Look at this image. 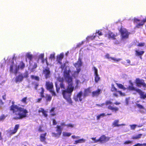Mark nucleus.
Wrapping results in <instances>:
<instances>
[{
	"label": "nucleus",
	"instance_id": "obj_1",
	"mask_svg": "<svg viewBox=\"0 0 146 146\" xmlns=\"http://www.w3.org/2000/svg\"><path fill=\"white\" fill-rule=\"evenodd\" d=\"M73 85H68L66 90L62 91V94L63 98L70 104H72L73 102L71 98L72 93L74 90Z\"/></svg>",
	"mask_w": 146,
	"mask_h": 146
},
{
	"label": "nucleus",
	"instance_id": "obj_2",
	"mask_svg": "<svg viewBox=\"0 0 146 146\" xmlns=\"http://www.w3.org/2000/svg\"><path fill=\"white\" fill-rule=\"evenodd\" d=\"M10 110L12 111L13 113H16L17 111H19L18 113L19 117H15L14 119H22L26 117L28 111L25 109L18 107L17 105H12L10 107Z\"/></svg>",
	"mask_w": 146,
	"mask_h": 146
},
{
	"label": "nucleus",
	"instance_id": "obj_3",
	"mask_svg": "<svg viewBox=\"0 0 146 146\" xmlns=\"http://www.w3.org/2000/svg\"><path fill=\"white\" fill-rule=\"evenodd\" d=\"M66 125L64 122H63L61 123L60 125H57L56 127V131L57 133L52 132L51 133L52 136L56 138H59L62 134L63 127L66 126Z\"/></svg>",
	"mask_w": 146,
	"mask_h": 146
},
{
	"label": "nucleus",
	"instance_id": "obj_4",
	"mask_svg": "<svg viewBox=\"0 0 146 146\" xmlns=\"http://www.w3.org/2000/svg\"><path fill=\"white\" fill-rule=\"evenodd\" d=\"M119 31L120 33V38L121 40H124L129 38L131 33L126 28L121 26Z\"/></svg>",
	"mask_w": 146,
	"mask_h": 146
},
{
	"label": "nucleus",
	"instance_id": "obj_5",
	"mask_svg": "<svg viewBox=\"0 0 146 146\" xmlns=\"http://www.w3.org/2000/svg\"><path fill=\"white\" fill-rule=\"evenodd\" d=\"M70 70H64V72L63 75L68 85H73L72 78L70 76Z\"/></svg>",
	"mask_w": 146,
	"mask_h": 146
},
{
	"label": "nucleus",
	"instance_id": "obj_6",
	"mask_svg": "<svg viewBox=\"0 0 146 146\" xmlns=\"http://www.w3.org/2000/svg\"><path fill=\"white\" fill-rule=\"evenodd\" d=\"M111 91L113 92L112 94L114 97H117L118 94H119L121 96H125V93H122L121 91L117 90V89L115 87L113 84L111 85Z\"/></svg>",
	"mask_w": 146,
	"mask_h": 146
},
{
	"label": "nucleus",
	"instance_id": "obj_7",
	"mask_svg": "<svg viewBox=\"0 0 146 146\" xmlns=\"http://www.w3.org/2000/svg\"><path fill=\"white\" fill-rule=\"evenodd\" d=\"M110 139V137H106L104 135H102L98 139H96V138H92V143H96L98 142H100L101 143L106 142L109 141Z\"/></svg>",
	"mask_w": 146,
	"mask_h": 146
},
{
	"label": "nucleus",
	"instance_id": "obj_8",
	"mask_svg": "<svg viewBox=\"0 0 146 146\" xmlns=\"http://www.w3.org/2000/svg\"><path fill=\"white\" fill-rule=\"evenodd\" d=\"M45 86L46 89L51 93L52 96H55L56 94L54 91L53 83L49 81H46Z\"/></svg>",
	"mask_w": 146,
	"mask_h": 146
},
{
	"label": "nucleus",
	"instance_id": "obj_9",
	"mask_svg": "<svg viewBox=\"0 0 146 146\" xmlns=\"http://www.w3.org/2000/svg\"><path fill=\"white\" fill-rule=\"evenodd\" d=\"M28 77V73L27 71H26L24 73L23 75L22 74H20L16 76L15 78V82L16 83L22 82L24 78H27Z\"/></svg>",
	"mask_w": 146,
	"mask_h": 146
},
{
	"label": "nucleus",
	"instance_id": "obj_10",
	"mask_svg": "<svg viewBox=\"0 0 146 146\" xmlns=\"http://www.w3.org/2000/svg\"><path fill=\"white\" fill-rule=\"evenodd\" d=\"M136 83L137 86L139 87H141L142 86L143 87L146 88V84L143 79H140L139 78H137L136 79Z\"/></svg>",
	"mask_w": 146,
	"mask_h": 146
},
{
	"label": "nucleus",
	"instance_id": "obj_11",
	"mask_svg": "<svg viewBox=\"0 0 146 146\" xmlns=\"http://www.w3.org/2000/svg\"><path fill=\"white\" fill-rule=\"evenodd\" d=\"M83 94L82 91H80L77 94L76 96H74L73 99L76 102L78 101L79 100L81 101L82 100Z\"/></svg>",
	"mask_w": 146,
	"mask_h": 146
},
{
	"label": "nucleus",
	"instance_id": "obj_12",
	"mask_svg": "<svg viewBox=\"0 0 146 146\" xmlns=\"http://www.w3.org/2000/svg\"><path fill=\"white\" fill-rule=\"evenodd\" d=\"M117 36V34L115 35L111 32H109L105 35V37H107L108 39H111L113 40L116 39L115 37Z\"/></svg>",
	"mask_w": 146,
	"mask_h": 146
},
{
	"label": "nucleus",
	"instance_id": "obj_13",
	"mask_svg": "<svg viewBox=\"0 0 146 146\" xmlns=\"http://www.w3.org/2000/svg\"><path fill=\"white\" fill-rule=\"evenodd\" d=\"M43 73L44 75L45 78L47 79L50 77L51 73L49 68L47 67L44 69L43 70Z\"/></svg>",
	"mask_w": 146,
	"mask_h": 146
},
{
	"label": "nucleus",
	"instance_id": "obj_14",
	"mask_svg": "<svg viewBox=\"0 0 146 146\" xmlns=\"http://www.w3.org/2000/svg\"><path fill=\"white\" fill-rule=\"evenodd\" d=\"M137 92L139 93L140 99H144L146 98V93H145L144 92L139 89L137 90Z\"/></svg>",
	"mask_w": 146,
	"mask_h": 146
},
{
	"label": "nucleus",
	"instance_id": "obj_15",
	"mask_svg": "<svg viewBox=\"0 0 146 146\" xmlns=\"http://www.w3.org/2000/svg\"><path fill=\"white\" fill-rule=\"evenodd\" d=\"M91 93V90L90 88H88L84 90L83 94V98H85L86 96H88Z\"/></svg>",
	"mask_w": 146,
	"mask_h": 146
},
{
	"label": "nucleus",
	"instance_id": "obj_16",
	"mask_svg": "<svg viewBox=\"0 0 146 146\" xmlns=\"http://www.w3.org/2000/svg\"><path fill=\"white\" fill-rule=\"evenodd\" d=\"M64 57V55L63 54L61 53L59 55H58L56 56V60L60 64H62L61 61Z\"/></svg>",
	"mask_w": 146,
	"mask_h": 146
},
{
	"label": "nucleus",
	"instance_id": "obj_17",
	"mask_svg": "<svg viewBox=\"0 0 146 146\" xmlns=\"http://www.w3.org/2000/svg\"><path fill=\"white\" fill-rule=\"evenodd\" d=\"M19 127V125L17 124L15 125L14 129L11 131L10 134L13 135L17 131Z\"/></svg>",
	"mask_w": 146,
	"mask_h": 146
},
{
	"label": "nucleus",
	"instance_id": "obj_18",
	"mask_svg": "<svg viewBox=\"0 0 146 146\" xmlns=\"http://www.w3.org/2000/svg\"><path fill=\"white\" fill-rule=\"evenodd\" d=\"M47 133H45L40 134V139L42 142H44L46 139V135Z\"/></svg>",
	"mask_w": 146,
	"mask_h": 146
},
{
	"label": "nucleus",
	"instance_id": "obj_19",
	"mask_svg": "<svg viewBox=\"0 0 146 146\" xmlns=\"http://www.w3.org/2000/svg\"><path fill=\"white\" fill-rule=\"evenodd\" d=\"M101 90L100 89H98L97 90L92 92L93 96H98L101 93Z\"/></svg>",
	"mask_w": 146,
	"mask_h": 146
},
{
	"label": "nucleus",
	"instance_id": "obj_20",
	"mask_svg": "<svg viewBox=\"0 0 146 146\" xmlns=\"http://www.w3.org/2000/svg\"><path fill=\"white\" fill-rule=\"evenodd\" d=\"M82 59L79 57L78 61L74 64V65L75 67H80L82 66Z\"/></svg>",
	"mask_w": 146,
	"mask_h": 146
},
{
	"label": "nucleus",
	"instance_id": "obj_21",
	"mask_svg": "<svg viewBox=\"0 0 146 146\" xmlns=\"http://www.w3.org/2000/svg\"><path fill=\"white\" fill-rule=\"evenodd\" d=\"M131 85L129 86L127 88V89L129 90L132 91H135L137 92V90H138L139 89H136L134 86L133 84V83H131Z\"/></svg>",
	"mask_w": 146,
	"mask_h": 146
},
{
	"label": "nucleus",
	"instance_id": "obj_22",
	"mask_svg": "<svg viewBox=\"0 0 146 146\" xmlns=\"http://www.w3.org/2000/svg\"><path fill=\"white\" fill-rule=\"evenodd\" d=\"M97 34L99 36H101L103 35L102 32L101 31H98L96 33H94L93 34V35L92 36V39H95L96 37H98V36L97 35Z\"/></svg>",
	"mask_w": 146,
	"mask_h": 146
},
{
	"label": "nucleus",
	"instance_id": "obj_23",
	"mask_svg": "<svg viewBox=\"0 0 146 146\" xmlns=\"http://www.w3.org/2000/svg\"><path fill=\"white\" fill-rule=\"evenodd\" d=\"M55 108L53 107L50 110L49 113H50V116H54L56 115V114L55 112Z\"/></svg>",
	"mask_w": 146,
	"mask_h": 146
},
{
	"label": "nucleus",
	"instance_id": "obj_24",
	"mask_svg": "<svg viewBox=\"0 0 146 146\" xmlns=\"http://www.w3.org/2000/svg\"><path fill=\"white\" fill-rule=\"evenodd\" d=\"M144 52L143 51H139L138 50H135V54L136 56L141 57L143 54Z\"/></svg>",
	"mask_w": 146,
	"mask_h": 146
},
{
	"label": "nucleus",
	"instance_id": "obj_25",
	"mask_svg": "<svg viewBox=\"0 0 146 146\" xmlns=\"http://www.w3.org/2000/svg\"><path fill=\"white\" fill-rule=\"evenodd\" d=\"M146 22V18L144 19L143 20L140 22V23H139L136 25V27L139 28L141 26H142L144 24V23Z\"/></svg>",
	"mask_w": 146,
	"mask_h": 146
},
{
	"label": "nucleus",
	"instance_id": "obj_26",
	"mask_svg": "<svg viewBox=\"0 0 146 146\" xmlns=\"http://www.w3.org/2000/svg\"><path fill=\"white\" fill-rule=\"evenodd\" d=\"M108 108L112 111H114L115 112H116L118 110V109L117 107H113L111 106H108Z\"/></svg>",
	"mask_w": 146,
	"mask_h": 146
},
{
	"label": "nucleus",
	"instance_id": "obj_27",
	"mask_svg": "<svg viewBox=\"0 0 146 146\" xmlns=\"http://www.w3.org/2000/svg\"><path fill=\"white\" fill-rule=\"evenodd\" d=\"M118 120H116L113 123V127L115 126H119L121 125H125V124H118Z\"/></svg>",
	"mask_w": 146,
	"mask_h": 146
},
{
	"label": "nucleus",
	"instance_id": "obj_28",
	"mask_svg": "<svg viewBox=\"0 0 146 146\" xmlns=\"http://www.w3.org/2000/svg\"><path fill=\"white\" fill-rule=\"evenodd\" d=\"M40 89L41 90V91L40 92V96L42 98H44L45 97L44 96V90L43 88L41 87L40 88Z\"/></svg>",
	"mask_w": 146,
	"mask_h": 146
},
{
	"label": "nucleus",
	"instance_id": "obj_29",
	"mask_svg": "<svg viewBox=\"0 0 146 146\" xmlns=\"http://www.w3.org/2000/svg\"><path fill=\"white\" fill-rule=\"evenodd\" d=\"M25 65L23 61H21L20 64V65L18 66V67L20 69H23L25 67Z\"/></svg>",
	"mask_w": 146,
	"mask_h": 146
},
{
	"label": "nucleus",
	"instance_id": "obj_30",
	"mask_svg": "<svg viewBox=\"0 0 146 146\" xmlns=\"http://www.w3.org/2000/svg\"><path fill=\"white\" fill-rule=\"evenodd\" d=\"M45 97L47 102H50L51 101L52 97L50 94H46V96Z\"/></svg>",
	"mask_w": 146,
	"mask_h": 146
},
{
	"label": "nucleus",
	"instance_id": "obj_31",
	"mask_svg": "<svg viewBox=\"0 0 146 146\" xmlns=\"http://www.w3.org/2000/svg\"><path fill=\"white\" fill-rule=\"evenodd\" d=\"M94 80L96 83H98L100 80V78L98 74L94 75Z\"/></svg>",
	"mask_w": 146,
	"mask_h": 146
},
{
	"label": "nucleus",
	"instance_id": "obj_32",
	"mask_svg": "<svg viewBox=\"0 0 146 146\" xmlns=\"http://www.w3.org/2000/svg\"><path fill=\"white\" fill-rule=\"evenodd\" d=\"M85 141V140L84 139H80L79 140L75 141L74 143V144H77L78 143H81L84 142Z\"/></svg>",
	"mask_w": 146,
	"mask_h": 146
},
{
	"label": "nucleus",
	"instance_id": "obj_33",
	"mask_svg": "<svg viewBox=\"0 0 146 146\" xmlns=\"http://www.w3.org/2000/svg\"><path fill=\"white\" fill-rule=\"evenodd\" d=\"M116 84L118 86V87L121 89H123V90H125L126 88L124 87V86L121 84H118V83H116Z\"/></svg>",
	"mask_w": 146,
	"mask_h": 146
},
{
	"label": "nucleus",
	"instance_id": "obj_34",
	"mask_svg": "<svg viewBox=\"0 0 146 146\" xmlns=\"http://www.w3.org/2000/svg\"><path fill=\"white\" fill-rule=\"evenodd\" d=\"M111 115V113H108L107 114V115H106L104 113H102L98 115L97 117V119H99L101 117H103L104 116H106V115Z\"/></svg>",
	"mask_w": 146,
	"mask_h": 146
},
{
	"label": "nucleus",
	"instance_id": "obj_35",
	"mask_svg": "<svg viewBox=\"0 0 146 146\" xmlns=\"http://www.w3.org/2000/svg\"><path fill=\"white\" fill-rule=\"evenodd\" d=\"M31 77L32 79L35 80L37 81H39V78L38 76H35L33 75H31Z\"/></svg>",
	"mask_w": 146,
	"mask_h": 146
},
{
	"label": "nucleus",
	"instance_id": "obj_36",
	"mask_svg": "<svg viewBox=\"0 0 146 146\" xmlns=\"http://www.w3.org/2000/svg\"><path fill=\"white\" fill-rule=\"evenodd\" d=\"M62 134L63 135L64 137H69L71 135V133L66 132H63Z\"/></svg>",
	"mask_w": 146,
	"mask_h": 146
},
{
	"label": "nucleus",
	"instance_id": "obj_37",
	"mask_svg": "<svg viewBox=\"0 0 146 146\" xmlns=\"http://www.w3.org/2000/svg\"><path fill=\"white\" fill-rule=\"evenodd\" d=\"M32 84L34 86V88L35 90L37 89V88L39 86V84L38 82H33L32 83Z\"/></svg>",
	"mask_w": 146,
	"mask_h": 146
},
{
	"label": "nucleus",
	"instance_id": "obj_38",
	"mask_svg": "<svg viewBox=\"0 0 146 146\" xmlns=\"http://www.w3.org/2000/svg\"><path fill=\"white\" fill-rule=\"evenodd\" d=\"M142 134H139L133 136L132 137V139H137L141 138Z\"/></svg>",
	"mask_w": 146,
	"mask_h": 146
},
{
	"label": "nucleus",
	"instance_id": "obj_39",
	"mask_svg": "<svg viewBox=\"0 0 146 146\" xmlns=\"http://www.w3.org/2000/svg\"><path fill=\"white\" fill-rule=\"evenodd\" d=\"M26 56L30 61H31L33 58V56L32 54H30L29 53H27V54Z\"/></svg>",
	"mask_w": 146,
	"mask_h": 146
},
{
	"label": "nucleus",
	"instance_id": "obj_40",
	"mask_svg": "<svg viewBox=\"0 0 146 146\" xmlns=\"http://www.w3.org/2000/svg\"><path fill=\"white\" fill-rule=\"evenodd\" d=\"M55 84L56 87V92L58 93L60 90V88L58 86L57 82H55Z\"/></svg>",
	"mask_w": 146,
	"mask_h": 146
},
{
	"label": "nucleus",
	"instance_id": "obj_41",
	"mask_svg": "<svg viewBox=\"0 0 146 146\" xmlns=\"http://www.w3.org/2000/svg\"><path fill=\"white\" fill-rule=\"evenodd\" d=\"M27 97H26L23 98L21 100V101L24 104H27Z\"/></svg>",
	"mask_w": 146,
	"mask_h": 146
},
{
	"label": "nucleus",
	"instance_id": "obj_42",
	"mask_svg": "<svg viewBox=\"0 0 146 146\" xmlns=\"http://www.w3.org/2000/svg\"><path fill=\"white\" fill-rule=\"evenodd\" d=\"M112 104V102H111L110 101H107L105 103H103L101 104L102 106H103L105 104H106V105H107L109 104Z\"/></svg>",
	"mask_w": 146,
	"mask_h": 146
},
{
	"label": "nucleus",
	"instance_id": "obj_43",
	"mask_svg": "<svg viewBox=\"0 0 146 146\" xmlns=\"http://www.w3.org/2000/svg\"><path fill=\"white\" fill-rule=\"evenodd\" d=\"M136 105L137 106L139 109H145L144 107L143 106L139 104H136Z\"/></svg>",
	"mask_w": 146,
	"mask_h": 146
},
{
	"label": "nucleus",
	"instance_id": "obj_44",
	"mask_svg": "<svg viewBox=\"0 0 146 146\" xmlns=\"http://www.w3.org/2000/svg\"><path fill=\"white\" fill-rule=\"evenodd\" d=\"M93 70L94 72V75L98 74V70L95 67H93Z\"/></svg>",
	"mask_w": 146,
	"mask_h": 146
},
{
	"label": "nucleus",
	"instance_id": "obj_45",
	"mask_svg": "<svg viewBox=\"0 0 146 146\" xmlns=\"http://www.w3.org/2000/svg\"><path fill=\"white\" fill-rule=\"evenodd\" d=\"M37 67V65L36 63H35L33 66V67L31 68V72L34 71V70Z\"/></svg>",
	"mask_w": 146,
	"mask_h": 146
},
{
	"label": "nucleus",
	"instance_id": "obj_46",
	"mask_svg": "<svg viewBox=\"0 0 146 146\" xmlns=\"http://www.w3.org/2000/svg\"><path fill=\"white\" fill-rule=\"evenodd\" d=\"M13 64L14 63V61H13L12 62ZM13 65H11L10 66V72L11 73H13Z\"/></svg>",
	"mask_w": 146,
	"mask_h": 146
},
{
	"label": "nucleus",
	"instance_id": "obj_47",
	"mask_svg": "<svg viewBox=\"0 0 146 146\" xmlns=\"http://www.w3.org/2000/svg\"><path fill=\"white\" fill-rule=\"evenodd\" d=\"M19 68L18 67L16 68L14 71H13V73L15 75H16L17 73L19 70Z\"/></svg>",
	"mask_w": 146,
	"mask_h": 146
},
{
	"label": "nucleus",
	"instance_id": "obj_48",
	"mask_svg": "<svg viewBox=\"0 0 146 146\" xmlns=\"http://www.w3.org/2000/svg\"><path fill=\"white\" fill-rule=\"evenodd\" d=\"M55 53L50 54L49 57V58L51 59H55Z\"/></svg>",
	"mask_w": 146,
	"mask_h": 146
},
{
	"label": "nucleus",
	"instance_id": "obj_49",
	"mask_svg": "<svg viewBox=\"0 0 146 146\" xmlns=\"http://www.w3.org/2000/svg\"><path fill=\"white\" fill-rule=\"evenodd\" d=\"M111 59L113 60H114V61H116V62H118L121 59L120 58H118L117 59L113 57H112L111 58Z\"/></svg>",
	"mask_w": 146,
	"mask_h": 146
},
{
	"label": "nucleus",
	"instance_id": "obj_50",
	"mask_svg": "<svg viewBox=\"0 0 146 146\" xmlns=\"http://www.w3.org/2000/svg\"><path fill=\"white\" fill-rule=\"evenodd\" d=\"M44 57V54H41L39 56V58L41 59V60H42V62H43L44 61L43 58Z\"/></svg>",
	"mask_w": 146,
	"mask_h": 146
},
{
	"label": "nucleus",
	"instance_id": "obj_51",
	"mask_svg": "<svg viewBox=\"0 0 146 146\" xmlns=\"http://www.w3.org/2000/svg\"><path fill=\"white\" fill-rule=\"evenodd\" d=\"M42 113L43 115L45 117H47L48 115L47 114V112L46 111L44 110V111H43Z\"/></svg>",
	"mask_w": 146,
	"mask_h": 146
},
{
	"label": "nucleus",
	"instance_id": "obj_52",
	"mask_svg": "<svg viewBox=\"0 0 146 146\" xmlns=\"http://www.w3.org/2000/svg\"><path fill=\"white\" fill-rule=\"evenodd\" d=\"M74 124H71V123H69L67 124L66 125V126L67 127H71L72 128L74 127Z\"/></svg>",
	"mask_w": 146,
	"mask_h": 146
},
{
	"label": "nucleus",
	"instance_id": "obj_53",
	"mask_svg": "<svg viewBox=\"0 0 146 146\" xmlns=\"http://www.w3.org/2000/svg\"><path fill=\"white\" fill-rule=\"evenodd\" d=\"M58 81L60 83H62L63 82L64 80L62 78L59 77L58 78Z\"/></svg>",
	"mask_w": 146,
	"mask_h": 146
},
{
	"label": "nucleus",
	"instance_id": "obj_54",
	"mask_svg": "<svg viewBox=\"0 0 146 146\" xmlns=\"http://www.w3.org/2000/svg\"><path fill=\"white\" fill-rule=\"evenodd\" d=\"M145 44V43L144 42H141L140 43H139L137 45V46H140L142 47L143 46H144Z\"/></svg>",
	"mask_w": 146,
	"mask_h": 146
},
{
	"label": "nucleus",
	"instance_id": "obj_55",
	"mask_svg": "<svg viewBox=\"0 0 146 146\" xmlns=\"http://www.w3.org/2000/svg\"><path fill=\"white\" fill-rule=\"evenodd\" d=\"M136 145L137 146H146V143H144L143 144L138 143Z\"/></svg>",
	"mask_w": 146,
	"mask_h": 146
},
{
	"label": "nucleus",
	"instance_id": "obj_56",
	"mask_svg": "<svg viewBox=\"0 0 146 146\" xmlns=\"http://www.w3.org/2000/svg\"><path fill=\"white\" fill-rule=\"evenodd\" d=\"M105 58L108 59H111V58L112 57H110L109 54L107 53L105 55Z\"/></svg>",
	"mask_w": 146,
	"mask_h": 146
},
{
	"label": "nucleus",
	"instance_id": "obj_57",
	"mask_svg": "<svg viewBox=\"0 0 146 146\" xmlns=\"http://www.w3.org/2000/svg\"><path fill=\"white\" fill-rule=\"evenodd\" d=\"M60 87L61 88H63L64 89L65 88V86L63 84V82L60 83Z\"/></svg>",
	"mask_w": 146,
	"mask_h": 146
},
{
	"label": "nucleus",
	"instance_id": "obj_58",
	"mask_svg": "<svg viewBox=\"0 0 146 146\" xmlns=\"http://www.w3.org/2000/svg\"><path fill=\"white\" fill-rule=\"evenodd\" d=\"M38 131L40 132H43L44 131V130L42 129V127L41 126H39L38 129Z\"/></svg>",
	"mask_w": 146,
	"mask_h": 146
},
{
	"label": "nucleus",
	"instance_id": "obj_59",
	"mask_svg": "<svg viewBox=\"0 0 146 146\" xmlns=\"http://www.w3.org/2000/svg\"><path fill=\"white\" fill-rule=\"evenodd\" d=\"M84 42L83 41L81 43H79L77 45V47H80V46L82 45L84 43Z\"/></svg>",
	"mask_w": 146,
	"mask_h": 146
},
{
	"label": "nucleus",
	"instance_id": "obj_60",
	"mask_svg": "<svg viewBox=\"0 0 146 146\" xmlns=\"http://www.w3.org/2000/svg\"><path fill=\"white\" fill-rule=\"evenodd\" d=\"M137 126L136 125H130V126L131 127V128L132 129H134L136 127V126Z\"/></svg>",
	"mask_w": 146,
	"mask_h": 146
},
{
	"label": "nucleus",
	"instance_id": "obj_61",
	"mask_svg": "<svg viewBox=\"0 0 146 146\" xmlns=\"http://www.w3.org/2000/svg\"><path fill=\"white\" fill-rule=\"evenodd\" d=\"M7 116V115H5L4 114H2L0 116V119H5Z\"/></svg>",
	"mask_w": 146,
	"mask_h": 146
},
{
	"label": "nucleus",
	"instance_id": "obj_62",
	"mask_svg": "<svg viewBox=\"0 0 146 146\" xmlns=\"http://www.w3.org/2000/svg\"><path fill=\"white\" fill-rule=\"evenodd\" d=\"M42 99V98H41V97L40 98H38L36 100V102H37V103L40 102Z\"/></svg>",
	"mask_w": 146,
	"mask_h": 146
},
{
	"label": "nucleus",
	"instance_id": "obj_63",
	"mask_svg": "<svg viewBox=\"0 0 146 146\" xmlns=\"http://www.w3.org/2000/svg\"><path fill=\"white\" fill-rule=\"evenodd\" d=\"M132 142V141H125L124 142V144H129L130 143H131Z\"/></svg>",
	"mask_w": 146,
	"mask_h": 146
},
{
	"label": "nucleus",
	"instance_id": "obj_64",
	"mask_svg": "<svg viewBox=\"0 0 146 146\" xmlns=\"http://www.w3.org/2000/svg\"><path fill=\"white\" fill-rule=\"evenodd\" d=\"M65 66V64H64L61 65L60 68L62 69H63Z\"/></svg>",
	"mask_w": 146,
	"mask_h": 146
}]
</instances>
